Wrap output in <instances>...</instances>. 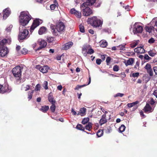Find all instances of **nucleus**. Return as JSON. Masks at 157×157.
<instances>
[{"label": "nucleus", "mask_w": 157, "mask_h": 157, "mask_svg": "<svg viewBox=\"0 0 157 157\" xmlns=\"http://www.w3.org/2000/svg\"><path fill=\"white\" fill-rule=\"evenodd\" d=\"M124 94H123L121 93H118L116 95L115 97L119 96L120 97H122V96H124Z\"/></svg>", "instance_id": "obj_58"}, {"label": "nucleus", "mask_w": 157, "mask_h": 157, "mask_svg": "<svg viewBox=\"0 0 157 157\" xmlns=\"http://www.w3.org/2000/svg\"><path fill=\"white\" fill-rule=\"evenodd\" d=\"M87 6L86 5L85 7V8L83 9L82 10L83 15L86 16H89L93 13L92 10L90 8L87 7Z\"/></svg>", "instance_id": "obj_9"}, {"label": "nucleus", "mask_w": 157, "mask_h": 157, "mask_svg": "<svg viewBox=\"0 0 157 157\" xmlns=\"http://www.w3.org/2000/svg\"><path fill=\"white\" fill-rule=\"evenodd\" d=\"M125 129V126L122 124L119 128V131L120 132H124Z\"/></svg>", "instance_id": "obj_34"}, {"label": "nucleus", "mask_w": 157, "mask_h": 157, "mask_svg": "<svg viewBox=\"0 0 157 157\" xmlns=\"http://www.w3.org/2000/svg\"><path fill=\"white\" fill-rule=\"evenodd\" d=\"M106 115L103 114L101 118L99 121V123L101 125L105 123L107 121V120L106 118Z\"/></svg>", "instance_id": "obj_17"}, {"label": "nucleus", "mask_w": 157, "mask_h": 157, "mask_svg": "<svg viewBox=\"0 0 157 157\" xmlns=\"http://www.w3.org/2000/svg\"><path fill=\"white\" fill-rule=\"evenodd\" d=\"M96 0H87V2L84 3L81 6V7L84 8L85 6H91L93 5L95 2Z\"/></svg>", "instance_id": "obj_13"}, {"label": "nucleus", "mask_w": 157, "mask_h": 157, "mask_svg": "<svg viewBox=\"0 0 157 157\" xmlns=\"http://www.w3.org/2000/svg\"><path fill=\"white\" fill-rule=\"evenodd\" d=\"M10 90V89L9 90L4 89L3 86L0 84V93H5V91H9Z\"/></svg>", "instance_id": "obj_26"}, {"label": "nucleus", "mask_w": 157, "mask_h": 157, "mask_svg": "<svg viewBox=\"0 0 157 157\" xmlns=\"http://www.w3.org/2000/svg\"><path fill=\"white\" fill-rule=\"evenodd\" d=\"M76 128L82 131H84L85 128L82 126L81 124H78L76 126Z\"/></svg>", "instance_id": "obj_32"}, {"label": "nucleus", "mask_w": 157, "mask_h": 157, "mask_svg": "<svg viewBox=\"0 0 157 157\" xmlns=\"http://www.w3.org/2000/svg\"><path fill=\"white\" fill-rule=\"evenodd\" d=\"M46 29L44 27H41L39 30L38 33L40 35H42L46 33Z\"/></svg>", "instance_id": "obj_22"}, {"label": "nucleus", "mask_w": 157, "mask_h": 157, "mask_svg": "<svg viewBox=\"0 0 157 157\" xmlns=\"http://www.w3.org/2000/svg\"><path fill=\"white\" fill-rule=\"evenodd\" d=\"M10 13V11L9 8H7L4 10L3 12V19H6L9 16Z\"/></svg>", "instance_id": "obj_14"}, {"label": "nucleus", "mask_w": 157, "mask_h": 157, "mask_svg": "<svg viewBox=\"0 0 157 157\" xmlns=\"http://www.w3.org/2000/svg\"><path fill=\"white\" fill-rule=\"evenodd\" d=\"M19 33L18 35V39L22 40L25 39L29 34L28 30L25 28L24 26L20 25L19 28Z\"/></svg>", "instance_id": "obj_4"}, {"label": "nucleus", "mask_w": 157, "mask_h": 157, "mask_svg": "<svg viewBox=\"0 0 157 157\" xmlns=\"http://www.w3.org/2000/svg\"><path fill=\"white\" fill-rule=\"evenodd\" d=\"M94 53V50L90 48L88 50V51L87 52V54H91Z\"/></svg>", "instance_id": "obj_49"}, {"label": "nucleus", "mask_w": 157, "mask_h": 157, "mask_svg": "<svg viewBox=\"0 0 157 157\" xmlns=\"http://www.w3.org/2000/svg\"><path fill=\"white\" fill-rule=\"evenodd\" d=\"M148 54L149 56L152 57L154 56L156 54V53L153 52L152 51H149L148 52Z\"/></svg>", "instance_id": "obj_44"}, {"label": "nucleus", "mask_w": 157, "mask_h": 157, "mask_svg": "<svg viewBox=\"0 0 157 157\" xmlns=\"http://www.w3.org/2000/svg\"><path fill=\"white\" fill-rule=\"evenodd\" d=\"M86 112V108H81L79 112L77 113L78 115H81V116L84 115Z\"/></svg>", "instance_id": "obj_23"}, {"label": "nucleus", "mask_w": 157, "mask_h": 157, "mask_svg": "<svg viewBox=\"0 0 157 157\" xmlns=\"http://www.w3.org/2000/svg\"><path fill=\"white\" fill-rule=\"evenodd\" d=\"M101 46V47L105 48L107 46V42L104 40H102L100 41Z\"/></svg>", "instance_id": "obj_27"}, {"label": "nucleus", "mask_w": 157, "mask_h": 157, "mask_svg": "<svg viewBox=\"0 0 157 157\" xmlns=\"http://www.w3.org/2000/svg\"><path fill=\"white\" fill-rule=\"evenodd\" d=\"M111 60V58L109 57H108L106 59V62L107 63V65H109V63Z\"/></svg>", "instance_id": "obj_56"}, {"label": "nucleus", "mask_w": 157, "mask_h": 157, "mask_svg": "<svg viewBox=\"0 0 157 157\" xmlns=\"http://www.w3.org/2000/svg\"><path fill=\"white\" fill-rule=\"evenodd\" d=\"M86 85H78L77 86H76L75 88V90H78L79 89L81 88L82 87H83Z\"/></svg>", "instance_id": "obj_50"}, {"label": "nucleus", "mask_w": 157, "mask_h": 157, "mask_svg": "<svg viewBox=\"0 0 157 157\" xmlns=\"http://www.w3.org/2000/svg\"><path fill=\"white\" fill-rule=\"evenodd\" d=\"M82 52L83 53L84 56H86L87 54V50L86 48H82Z\"/></svg>", "instance_id": "obj_43"}, {"label": "nucleus", "mask_w": 157, "mask_h": 157, "mask_svg": "<svg viewBox=\"0 0 157 157\" xmlns=\"http://www.w3.org/2000/svg\"><path fill=\"white\" fill-rule=\"evenodd\" d=\"M92 127V124L91 122H89L88 124L85 126V129L86 130H88L89 131L90 130L91 128Z\"/></svg>", "instance_id": "obj_29"}, {"label": "nucleus", "mask_w": 157, "mask_h": 157, "mask_svg": "<svg viewBox=\"0 0 157 157\" xmlns=\"http://www.w3.org/2000/svg\"><path fill=\"white\" fill-rule=\"evenodd\" d=\"M103 131L102 130H99L97 133V135L98 137H100L103 135Z\"/></svg>", "instance_id": "obj_31"}, {"label": "nucleus", "mask_w": 157, "mask_h": 157, "mask_svg": "<svg viewBox=\"0 0 157 157\" xmlns=\"http://www.w3.org/2000/svg\"><path fill=\"white\" fill-rule=\"evenodd\" d=\"M71 112L74 115H76L77 114V113L75 111L74 109L73 108H72L71 109Z\"/></svg>", "instance_id": "obj_57"}, {"label": "nucleus", "mask_w": 157, "mask_h": 157, "mask_svg": "<svg viewBox=\"0 0 157 157\" xmlns=\"http://www.w3.org/2000/svg\"><path fill=\"white\" fill-rule=\"evenodd\" d=\"M65 27L64 23L61 21L56 23L55 28L52 25L50 26L52 33L55 36H57L59 33L61 34L65 30Z\"/></svg>", "instance_id": "obj_1"}, {"label": "nucleus", "mask_w": 157, "mask_h": 157, "mask_svg": "<svg viewBox=\"0 0 157 157\" xmlns=\"http://www.w3.org/2000/svg\"><path fill=\"white\" fill-rule=\"evenodd\" d=\"M147 71L148 73H149V75L150 76H151L153 75V73L152 70L151 69L147 70Z\"/></svg>", "instance_id": "obj_54"}, {"label": "nucleus", "mask_w": 157, "mask_h": 157, "mask_svg": "<svg viewBox=\"0 0 157 157\" xmlns=\"http://www.w3.org/2000/svg\"><path fill=\"white\" fill-rule=\"evenodd\" d=\"M49 107L48 106H42L41 108L40 109V110L42 111L43 112L45 113L46 112L48 109Z\"/></svg>", "instance_id": "obj_28"}, {"label": "nucleus", "mask_w": 157, "mask_h": 157, "mask_svg": "<svg viewBox=\"0 0 157 157\" xmlns=\"http://www.w3.org/2000/svg\"><path fill=\"white\" fill-rule=\"evenodd\" d=\"M31 16L28 12H22L19 16V22L21 25L24 26L31 20Z\"/></svg>", "instance_id": "obj_2"}, {"label": "nucleus", "mask_w": 157, "mask_h": 157, "mask_svg": "<svg viewBox=\"0 0 157 157\" xmlns=\"http://www.w3.org/2000/svg\"><path fill=\"white\" fill-rule=\"evenodd\" d=\"M92 26L98 27L101 26L102 24V21H101L98 19L96 17H93L92 18Z\"/></svg>", "instance_id": "obj_7"}, {"label": "nucleus", "mask_w": 157, "mask_h": 157, "mask_svg": "<svg viewBox=\"0 0 157 157\" xmlns=\"http://www.w3.org/2000/svg\"><path fill=\"white\" fill-rule=\"evenodd\" d=\"M153 94L157 98V90L154 91Z\"/></svg>", "instance_id": "obj_63"}, {"label": "nucleus", "mask_w": 157, "mask_h": 157, "mask_svg": "<svg viewBox=\"0 0 157 157\" xmlns=\"http://www.w3.org/2000/svg\"><path fill=\"white\" fill-rule=\"evenodd\" d=\"M154 27L153 26H146L145 27V30L146 31L149 33H151L154 29Z\"/></svg>", "instance_id": "obj_25"}, {"label": "nucleus", "mask_w": 157, "mask_h": 157, "mask_svg": "<svg viewBox=\"0 0 157 157\" xmlns=\"http://www.w3.org/2000/svg\"><path fill=\"white\" fill-rule=\"evenodd\" d=\"M36 68L43 73L47 72L49 69V67L47 66L42 67L40 65H37Z\"/></svg>", "instance_id": "obj_10"}, {"label": "nucleus", "mask_w": 157, "mask_h": 157, "mask_svg": "<svg viewBox=\"0 0 157 157\" xmlns=\"http://www.w3.org/2000/svg\"><path fill=\"white\" fill-rule=\"evenodd\" d=\"M134 62V59L133 58H131L128 59L125 63V64L126 66L129 65H131Z\"/></svg>", "instance_id": "obj_24"}, {"label": "nucleus", "mask_w": 157, "mask_h": 157, "mask_svg": "<svg viewBox=\"0 0 157 157\" xmlns=\"http://www.w3.org/2000/svg\"><path fill=\"white\" fill-rule=\"evenodd\" d=\"M155 41L154 39L153 38H151V39L149 40L148 42L150 44H152Z\"/></svg>", "instance_id": "obj_52"}, {"label": "nucleus", "mask_w": 157, "mask_h": 157, "mask_svg": "<svg viewBox=\"0 0 157 157\" xmlns=\"http://www.w3.org/2000/svg\"><path fill=\"white\" fill-rule=\"evenodd\" d=\"M30 85L24 84L22 85L21 89L22 90L27 91L30 89Z\"/></svg>", "instance_id": "obj_18"}, {"label": "nucleus", "mask_w": 157, "mask_h": 157, "mask_svg": "<svg viewBox=\"0 0 157 157\" xmlns=\"http://www.w3.org/2000/svg\"><path fill=\"white\" fill-rule=\"evenodd\" d=\"M143 31V27L138 23H136L133 25L132 32L134 34L141 33Z\"/></svg>", "instance_id": "obj_5"}, {"label": "nucleus", "mask_w": 157, "mask_h": 157, "mask_svg": "<svg viewBox=\"0 0 157 157\" xmlns=\"http://www.w3.org/2000/svg\"><path fill=\"white\" fill-rule=\"evenodd\" d=\"M117 47L119 50L123 51L125 50V47L124 45L121 44L119 46H117Z\"/></svg>", "instance_id": "obj_36"}, {"label": "nucleus", "mask_w": 157, "mask_h": 157, "mask_svg": "<svg viewBox=\"0 0 157 157\" xmlns=\"http://www.w3.org/2000/svg\"><path fill=\"white\" fill-rule=\"evenodd\" d=\"M12 27H13L12 25H10L9 27L6 28V32L7 33L10 32L11 30Z\"/></svg>", "instance_id": "obj_40"}, {"label": "nucleus", "mask_w": 157, "mask_h": 157, "mask_svg": "<svg viewBox=\"0 0 157 157\" xmlns=\"http://www.w3.org/2000/svg\"><path fill=\"white\" fill-rule=\"evenodd\" d=\"M54 40V38L53 37H48L47 38V41L48 43H50Z\"/></svg>", "instance_id": "obj_41"}, {"label": "nucleus", "mask_w": 157, "mask_h": 157, "mask_svg": "<svg viewBox=\"0 0 157 157\" xmlns=\"http://www.w3.org/2000/svg\"><path fill=\"white\" fill-rule=\"evenodd\" d=\"M33 92V90H32L31 91H29L28 92V98L29 100L31 99Z\"/></svg>", "instance_id": "obj_33"}, {"label": "nucleus", "mask_w": 157, "mask_h": 157, "mask_svg": "<svg viewBox=\"0 0 157 157\" xmlns=\"http://www.w3.org/2000/svg\"><path fill=\"white\" fill-rule=\"evenodd\" d=\"M119 67L117 65L114 66L113 67V70L115 71H117L119 70Z\"/></svg>", "instance_id": "obj_47"}, {"label": "nucleus", "mask_w": 157, "mask_h": 157, "mask_svg": "<svg viewBox=\"0 0 157 157\" xmlns=\"http://www.w3.org/2000/svg\"><path fill=\"white\" fill-rule=\"evenodd\" d=\"M73 43L72 42H69L65 44L63 48L64 49L67 50L70 48L73 45Z\"/></svg>", "instance_id": "obj_19"}, {"label": "nucleus", "mask_w": 157, "mask_h": 157, "mask_svg": "<svg viewBox=\"0 0 157 157\" xmlns=\"http://www.w3.org/2000/svg\"><path fill=\"white\" fill-rule=\"evenodd\" d=\"M38 41L39 43L40 46L39 48H37V50H39L41 48H44L47 45L46 42L44 40L41 39H39Z\"/></svg>", "instance_id": "obj_12"}, {"label": "nucleus", "mask_w": 157, "mask_h": 157, "mask_svg": "<svg viewBox=\"0 0 157 157\" xmlns=\"http://www.w3.org/2000/svg\"><path fill=\"white\" fill-rule=\"evenodd\" d=\"M70 12L71 14L75 15L77 17L80 18L81 17V13L76 10L74 8H73L71 9Z\"/></svg>", "instance_id": "obj_11"}, {"label": "nucleus", "mask_w": 157, "mask_h": 157, "mask_svg": "<svg viewBox=\"0 0 157 157\" xmlns=\"http://www.w3.org/2000/svg\"><path fill=\"white\" fill-rule=\"evenodd\" d=\"M80 31L82 33H84L85 32L84 27L83 25H80L79 26Z\"/></svg>", "instance_id": "obj_42"}, {"label": "nucleus", "mask_w": 157, "mask_h": 157, "mask_svg": "<svg viewBox=\"0 0 157 157\" xmlns=\"http://www.w3.org/2000/svg\"><path fill=\"white\" fill-rule=\"evenodd\" d=\"M138 102V101H137L131 103H128L127 104V105L129 108H131L137 104Z\"/></svg>", "instance_id": "obj_30"}, {"label": "nucleus", "mask_w": 157, "mask_h": 157, "mask_svg": "<svg viewBox=\"0 0 157 157\" xmlns=\"http://www.w3.org/2000/svg\"><path fill=\"white\" fill-rule=\"evenodd\" d=\"M56 106L55 104H52L50 107V109L52 112H54L55 110Z\"/></svg>", "instance_id": "obj_45"}, {"label": "nucleus", "mask_w": 157, "mask_h": 157, "mask_svg": "<svg viewBox=\"0 0 157 157\" xmlns=\"http://www.w3.org/2000/svg\"><path fill=\"white\" fill-rule=\"evenodd\" d=\"M42 22V21L39 19H36L35 20L31 26L30 30L31 31H33L34 29L39 25Z\"/></svg>", "instance_id": "obj_8"}, {"label": "nucleus", "mask_w": 157, "mask_h": 157, "mask_svg": "<svg viewBox=\"0 0 157 157\" xmlns=\"http://www.w3.org/2000/svg\"><path fill=\"white\" fill-rule=\"evenodd\" d=\"M58 3L56 0L54 1V4L51 5L50 6V9L52 10H54L57 7Z\"/></svg>", "instance_id": "obj_20"}, {"label": "nucleus", "mask_w": 157, "mask_h": 157, "mask_svg": "<svg viewBox=\"0 0 157 157\" xmlns=\"http://www.w3.org/2000/svg\"><path fill=\"white\" fill-rule=\"evenodd\" d=\"M40 86L39 84H37L35 87V90L36 91L40 90Z\"/></svg>", "instance_id": "obj_48"}, {"label": "nucleus", "mask_w": 157, "mask_h": 157, "mask_svg": "<svg viewBox=\"0 0 157 157\" xmlns=\"http://www.w3.org/2000/svg\"><path fill=\"white\" fill-rule=\"evenodd\" d=\"M89 120V119L88 117L84 118L82 121V123L83 124H85L87 123Z\"/></svg>", "instance_id": "obj_38"}, {"label": "nucleus", "mask_w": 157, "mask_h": 157, "mask_svg": "<svg viewBox=\"0 0 157 157\" xmlns=\"http://www.w3.org/2000/svg\"><path fill=\"white\" fill-rule=\"evenodd\" d=\"M101 60L100 59H97L96 60V63L98 65H100L101 62Z\"/></svg>", "instance_id": "obj_55"}, {"label": "nucleus", "mask_w": 157, "mask_h": 157, "mask_svg": "<svg viewBox=\"0 0 157 157\" xmlns=\"http://www.w3.org/2000/svg\"><path fill=\"white\" fill-rule=\"evenodd\" d=\"M155 102L154 101V100L152 98L151 99L150 102L151 104L153 105L154 104Z\"/></svg>", "instance_id": "obj_62"}, {"label": "nucleus", "mask_w": 157, "mask_h": 157, "mask_svg": "<svg viewBox=\"0 0 157 157\" xmlns=\"http://www.w3.org/2000/svg\"><path fill=\"white\" fill-rule=\"evenodd\" d=\"M48 100L52 104H55V101L54 99L53 96L50 95V94H49L48 96Z\"/></svg>", "instance_id": "obj_21"}, {"label": "nucleus", "mask_w": 157, "mask_h": 157, "mask_svg": "<svg viewBox=\"0 0 157 157\" xmlns=\"http://www.w3.org/2000/svg\"><path fill=\"white\" fill-rule=\"evenodd\" d=\"M145 51V50L142 47H138L134 49V52L138 53H143Z\"/></svg>", "instance_id": "obj_16"}, {"label": "nucleus", "mask_w": 157, "mask_h": 157, "mask_svg": "<svg viewBox=\"0 0 157 157\" xmlns=\"http://www.w3.org/2000/svg\"><path fill=\"white\" fill-rule=\"evenodd\" d=\"M3 87L4 88V89H5L6 90H9L10 89V90L9 91H5V92H10L11 90V88L10 86H9V85L7 84H6L4 86H3Z\"/></svg>", "instance_id": "obj_37"}, {"label": "nucleus", "mask_w": 157, "mask_h": 157, "mask_svg": "<svg viewBox=\"0 0 157 157\" xmlns=\"http://www.w3.org/2000/svg\"><path fill=\"white\" fill-rule=\"evenodd\" d=\"M139 75V73L138 72L134 73L132 75V76L134 78L137 77Z\"/></svg>", "instance_id": "obj_53"}, {"label": "nucleus", "mask_w": 157, "mask_h": 157, "mask_svg": "<svg viewBox=\"0 0 157 157\" xmlns=\"http://www.w3.org/2000/svg\"><path fill=\"white\" fill-rule=\"evenodd\" d=\"M21 53L23 54H25L27 52V50L25 48H23L21 50Z\"/></svg>", "instance_id": "obj_51"}, {"label": "nucleus", "mask_w": 157, "mask_h": 157, "mask_svg": "<svg viewBox=\"0 0 157 157\" xmlns=\"http://www.w3.org/2000/svg\"><path fill=\"white\" fill-rule=\"evenodd\" d=\"M154 71L156 75H157V67L155 66L154 67Z\"/></svg>", "instance_id": "obj_60"}, {"label": "nucleus", "mask_w": 157, "mask_h": 157, "mask_svg": "<svg viewBox=\"0 0 157 157\" xmlns=\"http://www.w3.org/2000/svg\"><path fill=\"white\" fill-rule=\"evenodd\" d=\"M89 32L91 34H93L94 33V31L93 30L90 29L89 30Z\"/></svg>", "instance_id": "obj_64"}, {"label": "nucleus", "mask_w": 157, "mask_h": 157, "mask_svg": "<svg viewBox=\"0 0 157 157\" xmlns=\"http://www.w3.org/2000/svg\"><path fill=\"white\" fill-rule=\"evenodd\" d=\"M8 40L4 39L0 42V56H5L9 52L8 49L5 46V44L7 42Z\"/></svg>", "instance_id": "obj_3"}, {"label": "nucleus", "mask_w": 157, "mask_h": 157, "mask_svg": "<svg viewBox=\"0 0 157 157\" xmlns=\"http://www.w3.org/2000/svg\"><path fill=\"white\" fill-rule=\"evenodd\" d=\"M57 89L59 90H61L62 89V86L61 85H59L57 87Z\"/></svg>", "instance_id": "obj_61"}, {"label": "nucleus", "mask_w": 157, "mask_h": 157, "mask_svg": "<svg viewBox=\"0 0 157 157\" xmlns=\"http://www.w3.org/2000/svg\"><path fill=\"white\" fill-rule=\"evenodd\" d=\"M150 57L147 54H145L144 56V59L146 60H149Z\"/></svg>", "instance_id": "obj_59"}, {"label": "nucleus", "mask_w": 157, "mask_h": 157, "mask_svg": "<svg viewBox=\"0 0 157 157\" xmlns=\"http://www.w3.org/2000/svg\"><path fill=\"white\" fill-rule=\"evenodd\" d=\"M48 82L46 81H45L43 83V86L45 90H47L48 89Z\"/></svg>", "instance_id": "obj_39"}, {"label": "nucleus", "mask_w": 157, "mask_h": 157, "mask_svg": "<svg viewBox=\"0 0 157 157\" xmlns=\"http://www.w3.org/2000/svg\"><path fill=\"white\" fill-rule=\"evenodd\" d=\"M22 68L20 66L15 67L12 70L13 74V75L16 77H20L21 75V70Z\"/></svg>", "instance_id": "obj_6"}, {"label": "nucleus", "mask_w": 157, "mask_h": 157, "mask_svg": "<svg viewBox=\"0 0 157 157\" xmlns=\"http://www.w3.org/2000/svg\"><path fill=\"white\" fill-rule=\"evenodd\" d=\"M153 109L151 107L149 104H147L145 106L144 110L145 112L150 113L153 110Z\"/></svg>", "instance_id": "obj_15"}, {"label": "nucleus", "mask_w": 157, "mask_h": 157, "mask_svg": "<svg viewBox=\"0 0 157 157\" xmlns=\"http://www.w3.org/2000/svg\"><path fill=\"white\" fill-rule=\"evenodd\" d=\"M139 40H136L135 42L132 43L131 44V47L132 48H133L136 46L139 43Z\"/></svg>", "instance_id": "obj_35"}, {"label": "nucleus", "mask_w": 157, "mask_h": 157, "mask_svg": "<svg viewBox=\"0 0 157 157\" xmlns=\"http://www.w3.org/2000/svg\"><path fill=\"white\" fill-rule=\"evenodd\" d=\"M145 68L147 71L151 69V65L149 63H147L146 64Z\"/></svg>", "instance_id": "obj_46"}]
</instances>
